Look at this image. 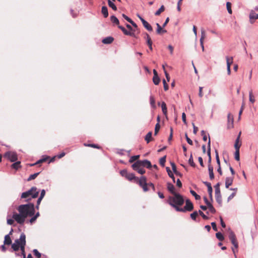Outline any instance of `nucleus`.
<instances>
[{
    "label": "nucleus",
    "instance_id": "1",
    "mask_svg": "<svg viewBox=\"0 0 258 258\" xmlns=\"http://www.w3.org/2000/svg\"><path fill=\"white\" fill-rule=\"evenodd\" d=\"M17 210L19 213H14L12 217L18 223L23 224L27 217L34 215V205L33 203L21 205L18 207Z\"/></svg>",
    "mask_w": 258,
    "mask_h": 258
},
{
    "label": "nucleus",
    "instance_id": "2",
    "mask_svg": "<svg viewBox=\"0 0 258 258\" xmlns=\"http://www.w3.org/2000/svg\"><path fill=\"white\" fill-rule=\"evenodd\" d=\"M26 242V235L24 233H22L21 234L19 239H16L14 242L12 244V248L14 251H18L19 248H20L23 258H26L25 251Z\"/></svg>",
    "mask_w": 258,
    "mask_h": 258
},
{
    "label": "nucleus",
    "instance_id": "3",
    "mask_svg": "<svg viewBox=\"0 0 258 258\" xmlns=\"http://www.w3.org/2000/svg\"><path fill=\"white\" fill-rule=\"evenodd\" d=\"M184 202L183 197L179 194L177 193L168 197L167 203L174 208L177 211V209L179 208V206L183 204Z\"/></svg>",
    "mask_w": 258,
    "mask_h": 258
},
{
    "label": "nucleus",
    "instance_id": "4",
    "mask_svg": "<svg viewBox=\"0 0 258 258\" xmlns=\"http://www.w3.org/2000/svg\"><path fill=\"white\" fill-rule=\"evenodd\" d=\"M39 191L36 187L33 186L29 190L24 192L21 195L22 199H26V201H29L31 199H34L38 197Z\"/></svg>",
    "mask_w": 258,
    "mask_h": 258
},
{
    "label": "nucleus",
    "instance_id": "5",
    "mask_svg": "<svg viewBox=\"0 0 258 258\" xmlns=\"http://www.w3.org/2000/svg\"><path fill=\"white\" fill-rule=\"evenodd\" d=\"M229 238L232 244L233 245L234 248L232 247V250L234 254L235 257H236V252H237V248L238 247V244L237 241V239L235 236V235L232 231H230L229 233Z\"/></svg>",
    "mask_w": 258,
    "mask_h": 258
},
{
    "label": "nucleus",
    "instance_id": "6",
    "mask_svg": "<svg viewBox=\"0 0 258 258\" xmlns=\"http://www.w3.org/2000/svg\"><path fill=\"white\" fill-rule=\"evenodd\" d=\"M194 207L191 202L189 200L187 199L185 201V206L184 208H179L177 209L178 212H185L186 211H191L193 210Z\"/></svg>",
    "mask_w": 258,
    "mask_h": 258
},
{
    "label": "nucleus",
    "instance_id": "7",
    "mask_svg": "<svg viewBox=\"0 0 258 258\" xmlns=\"http://www.w3.org/2000/svg\"><path fill=\"white\" fill-rule=\"evenodd\" d=\"M4 157L11 162H15L17 160V154L16 153L12 151H8L5 154Z\"/></svg>",
    "mask_w": 258,
    "mask_h": 258
},
{
    "label": "nucleus",
    "instance_id": "8",
    "mask_svg": "<svg viewBox=\"0 0 258 258\" xmlns=\"http://www.w3.org/2000/svg\"><path fill=\"white\" fill-rule=\"evenodd\" d=\"M233 116L230 113H229L227 115V128L228 129L233 127Z\"/></svg>",
    "mask_w": 258,
    "mask_h": 258
},
{
    "label": "nucleus",
    "instance_id": "9",
    "mask_svg": "<svg viewBox=\"0 0 258 258\" xmlns=\"http://www.w3.org/2000/svg\"><path fill=\"white\" fill-rule=\"evenodd\" d=\"M204 201L206 205H207V207L209 208V211L213 213L214 214L216 213V210L214 208V207L213 206V205L211 204V203L208 200L207 198L206 197H204Z\"/></svg>",
    "mask_w": 258,
    "mask_h": 258
},
{
    "label": "nucleus",
    "instance_id": "10",
    "mask_svg": "<svg viewBox=\"0 0 258 258\" xmlns=\"http://www.w3.org/2000/svg\"><path fill=\"white\" fill-rule=\"evenodd\" d=\"M249 19L251 24L253 23L252 20L258 19V14H256L254 10H251L249 13Z\"/></svg>",
    "mask_w": 258,
    "mask_h": 258
},
{
    "label": "nucleus",
    "instance_id": "11",
    "mask_svg": "<svg viewBox=\"0 0 258 258\" xmlns=\"http://www.w3.org/2000/svg\"><path fill=\"white\" fill-rule=\"evenodd\" d=\"M154 76L153 78V82L155 85H158L160 82V78L158 76L157 72L155 70H153Z\"/></svg>",
    "mask_w": 258,
    "mask_h": 258
},
{
    "label": "nucleus",
    "instance_id": "12",
    "mask_svg": "<svg viewBox=\"0 0 258 258\" xmlns=\"http://www.w3.org/2000/svg\"><path fill=\"white\" fill-rule=\"evenodd\" d=\"M206 37V33L205 31L202 29H201V36L200 38V44L202 46V50H204V40Z\"/></svg>",
    "mask_w": 258,
    "mask_h": 258
},
{
    "label": "nucleus",
    "instance_id": "13",
    "mask_svg": "<svg viewBox=\"0 0 258 258\" xmlns=\"http://www.w3.org/2000/svg\"><path fill=\"white\" fill-rule=\"evenodd\" d=\"M167 188L168 190L173 195L177 192H175V188L174 186L171 183L168 182L167 183Z\"/></svg>",
    "mask_w": 258,
    "mask_h": 258
},
{
    "label": "nucleus",
    "instance_id": "14",
    "mask_svg": "<svg viewBox=\"0 0 258 258\" xmlns=\"http://www.w3.org/2000/svg\"><path fill=\"white\" fill-rule=\"evenodd\" d=\"M142 167H146L147 168H151L152 165L151 162L148 160H140Z\"/></svg>",
    "mask_w": 258,
    "mask_h": 258
},
{
    "label": "nucleus",
    "instance_id": "15",
    "mask_svg": "<svg viewBox=\"0 0 258 258\" xmlns=\"http://www.w3.org/2000/svg\"><path fill=\"white\" fill-rule=\"evenodd\" d=\"M118 27L122 30V31L123 32V33L125 35L135 37V35L134 33L131 32L130 31L126 30L125 29V28L123 27V26L118 25Z\"/></svg>",
    "mask_w": 258,
    "mask_h": 258
},
{
    "label": "nucleus",
    "instance_id": "16",
    "mask_svg": "<svg viewBox=\"0 0 258 258\" xmlns=\"http://www.w3.org/2000/svg\"><path fill=\"white\" fill-rule=\"evenodd\" d=\"M240 135H241V132H240L239 133V135H238V136L235 140V144H234V148H235V150H239V149L241 147V144L239 143Z\"/></svg>",
    "mask_w": 258,
    "mask_h": 258
},
{
    "label": "nucleus",
    "instance_id": "17",
    "mask_svg": "<svg viewBox=\"0 0 258 258\" xmlns=\"http://www.w3.org/2000/svg\"><path fill=\"white\" fill-rule=\"evenodd\" d=\"M233 181V178L228 177L226 178L225 180V187L227 188H228L229 187L232 185Z\"/></svg>",
    "mask_w": 258,
    "mask_h": 258
},
{
    "label": "nucleus",
    "instance_id": "18",
    "mask_svg": "<svg viewBox=\"0 0 258 258\" xmlns=\"http://www.w3.org/2000/svg\"><path fill=\"white\" fill-rule=\"evenodd\" d=\"M132 167L134 170H136L137 171L142 167L141 164L140 163V160L137 161L135 163L132 165Z\"/></svg>",
    "mask_w": 258,
    "mask_h": 258
},
{
    "label": "nucleus",
    "instance_id": "19",
    "mask_svg": "<svg viewBox=\"0 0 258 258\" xmlns=\"http://www.w3.org/2000/svg\"><path fill=\"white\" fill-rule=\"evenodd\" d=\"M208 170L210 178L212 180L214 178V174L213 173V168L211 165H208Z\"/></svg>",
    "mask_w": 258,
    "mask_h": 258
},
{
    "label": "nucleus",
    "instance_id": "20",
    "mask_svg": "<svg viewBox=\"0 0 258 258\" xmlns=\"http://www.w3.org/2000/svg\"><path fill=\"white\" fill-rule=\"evenodd\" d=\"M113 41V38L112 37H107L102 40V42L104 44H110Z\"/></svg>",
    "mask_w": 258,
    "mask_h": 258
},
{
    "label": "nucleus",
    "instance_id": "21",
    "mask_svg": "<svg viewBox=\"0 0 258 258\" xmlns=\"http://www.w3.org/2000/svg\"><path fill=\"white\" fill-rule=\"evenodd\" d=\"M144 27L149 31H152L153 30L152 26L146 21H144L142 22Z\"/></svg>",
    "mask_w": 258,
    "mask_h": 258
},
{
    "label": "nucleus",
    "instance_id": "22",
    "mask_svg": "<svg viewBox=\"0 0 258 258\" xmlns=\"http://www.w3.org/2000/svg\"><path fill=\"white\" fill-rule=\"evenodd\" d=\"M12 243V240L9 234H7L5 236L4 244L10 245Z\"/></svg>",
    "mask_w": 258,
    "mask_h": 258
},
{
    "label": "nucleus",
    "instance_id": "23",
    "mask_svg": "<svg viewBox=\"0 0 258 258\" xmlns=\"http://www.w3.org/2000/svg\"><path fill=\"white\" fill-rule=\"evenodd\" d=\"M101 12L105 18L108 16V9L106 6H103L101 9Z\"/></svg>",
    "mask_w": 258,
    "mask_h": 258
},
{
    "label": "nucleus",
    "instance_id": "24",
    "mask_svg": "<svg viewBox=\"0 0 258 258\" xmlns=\"http://www.w3.org/2000/svg\"><path fill=\"white\" fill-rule=\"evenodd\" d=\"M161 108L164 115L167 116V109L166 107V105L164 102H162L161 103Z\"/></svg>",
    "mask_w": 258,
    "mask_h": 258
},
{
    "label": "nucleus",
    "instance_id": "25",
    "mask_svg": "<svg viewBox=\"0 0 258 258\" xmlns=\"http://www.w3.org/2000/svg\"><path fill=\"white\" fill-rule=\"evenodd\" d=\"M227 67H230L231 64L233 63V57H226Z\"/></svg>",
    "mask_w": 258,
    "mask_h": 258
},
{
    "label": "nucleus",
    "instance_id": "26",
    "mask_svg": "<svg viewBox=\"0 0 258 258\" xmlns=\"http://www.w3.org/2000/svg\"><path fill=\"white\" fill-rule=\"evenodd\" d=\"M150 104L153 108H156L155 99L152 95L150 96Z\"/></svg>",
    "mask_w": 258,
    "mask_h": 258
},
{
    "label": "nucleus",
    "instance_id": "27",
    "mask_svg": "<svg viewBox=\"0 0 258 258\" xmlns=\"http://www.w3.org/2000/svg\"><path fill=\"white\" fill-rule=\"evenodd\" d=\"M139 183L141 186L147 183L146 178L145 176H142L139 180Z\"/></svg>",
    "mask_w": 258,
    "mask_h": 258
},
{
    "label": "nucleus",
    "instance_id": "28",
    "mask_svg": "<svg viewBox=\"0 0 258 258\" xmlns=\"http://www.w3.org/2000/svg\"><path fill=\"white\" fill-rule=\"evenodd\" d=\"M110 20L113 23L117 25H119V20L115 16H111L110 17Z\"/></svg>",
    "mask_w": 258,
    "mask_h": 258
},
{
    "label": "nucleus",
    "instance_id": "29",
    "mask_svg": "<svg viewBox=\"0 0 258 258\" xmlns=\"http://www.w3.org/2000/svg\"><path fill=\"white\" fill-rule=\"evenodd\" d=\"M215 198L217 202L220 205H221L222 200V197L221 194L219 195H215Z\"/></svg>",
    "mask_w": 258,
    "mask_h": 258
},
{
    "label": "nucleus",
    "instance_id": "30",
    "mask_svg": "<svg viewBox=\"0 0 258 258\" xmlns=\"http://www.w3.org/2000/svg\"><path fill=\"white\" fill-rule=\"evenodd\" d=\"M214 187H215V195L221 194L220 189V183H217L215 185Z\"/></svg>",
    "mask_w": 258,
    "mask_h": 258
},
{
    "label": "nucleus",
    "instance_id": "31",
    "mask_svg": "<svg viewBox=\"0 0 258 258\" xmlns=\"http://www.w3.org/2000/svg\"><path fill=\"white\" fill-rule=\"evenodd\" d=\"M166 170H167V172H168V174L169 176V177H171L172 179L173 182H175L174 176L173 174V173H172V172L171 171L169 167H166Z\"/></svg>",
    "mask_w": 258,
    "mask_h": 258
},
{
    "label": "nucleus",
    "instance_id": "32",
    "mask_svg": "<svg viewBox=\"0 0 258 258\" xmlns=\"http://www.w3.org/2000/svg\"><path fill=\"white\" fill-rule=\"evenodd\" d=\"M20 163L21 162L20 161L16 162L12 165L11 167L12 168L17 170L20 167Z\"/></svg>",
    "mask_w": 258,
    "mask_h": 258
},
{
    "label": "nucleus",
    "instance_id": "33",
    "mask_svg": "<svg viewBox=\"0 0 258 258\" xmlns=\"http://www.w3.org/2000/svg\"><path fill=\"white\" fill-rule=\"evenodd\" d=\"M40 172L35 173L34 174H31L29 176L28 178L27 179L28 181H30L31 180L34 179L37 177V176L39 174Z\"/></svg>",
    "mask_w": 258,
    "mask_h": 258
},
{
    "label": "nucleus",
    "instance_id": "34",
    "mask_svg": "<svg viewBox=\"0 0 258 258\" xmlns=\"http://www.w3.org/2000/svg\"><path fill=\"white\" fill-rule=\"evenodd\" d=\"M152 132H150L146 135L145 137V140L147 143H149L150 142L152 138Z\"/></svg>",
    "mask_w": 258,
    "mask_h": 258
},
{
    "label": "nucleus",
    "instance_id": "35",
    "mask_svg": "<svg viewBox=\"0 0 258 258\" xmlns=\"http://www.w3.org/2000/svg\"><path fill=\"white\" fill-rule=\"evenodd\" d=\"M226 8L229 14H231L232 11L231 9V4L230 2L226 3Z\"/></svg>",
    "mask_w": 258,
    "mask_h": 258
},
{
    "label": "nucleus",
    "instance_id": "36",
    "mask_svg": "<svg viewBox=\"0 0 258 258\" xmlns=\"http://www.w3.org/2000/svg\"><path fill=\"white\" fill-rule=\"evenodd\" d=\"M164 6H161V7L158 9V10H157L155 13V15H156V16H158L162 12H163L164 11Z\"/></svg>",
    "mask_w": 258,
    "mask_h": 258
},
{
    "label": "nucleus",
    "instance_id": "37",
    "mask_svg": "<svg viewBox=\"0 0 258 258\" xmlns=\"http://www.w3.org/2000/svg\"><path fill=\"white\" fill-rule=\"evenodd\" d=\"M216 236L217 239H218L220 241H223L224 239V237L223 234L221 232H218L216 234Z\"/></svg>",
    "mask_w": 258,
    "mask_h": 258
},
{
    "label": "nucleus",
    "instance_id": "38",
    "mask_svg": "<svg viewBox=\"0 0 258 258\" xmlns=\"http://www.w3.org/2000/svg\"><path fill=\"white\" fill-rule=\"evenodd\" d=\"M126 178L129 180H132L134 179H135L136 178V177L135 176V174H133V173H128L127 174V176L126 177Z\"/></svg>",
    "mask_w": 258,
    "mask_h": 258
},
{
    "label": "nucleus",
    "instance_id": "39",
    "mask_svg": "<svg viewBox=\"0 0 258 258\" xmlns=\"http://www.w3.org/2000/svg\"><path fill=\"white\" fill-rule=\"evenodd\" d=\"M108 6L110 8H111L113 10H115V11L116 10L117 8H116V6L110 0L108 1Z\"/></svg>",
    "mask_w": 258,
    "mask_h": 258
},
{
    "label": "nucleus",
    "instance_id": "40",
    "mask_svg": "<svg viewBox=\"0 0 258 258\" xmlns=\"http://www.w3.org/2000/svg\"><path fill=\"white\" fill-rule=\"evenodd\" d=\"M190 192L193 196L195 197L196 200H198L201 199V197L197 194V193L194 190H190Z\"/></svg>",
    "mask_w": 258,
    "mask_h": 258
},
{
    "label": "nucleus",
    "instance_id": "41",
    "mask_svg": "<svg viewBox=\"0 0 258 258\" xmlns=\"http://www.w3.org/2000/svg\"><path fill=\"white\" fill-rule=\"evenodd\" d=\"M188 163L192 167H195L196 164L194 162L192 154L190 155V157L188 159Z\"/></svg>",
    "mask_w": 258,
    "mask_h": 258
},
{
    "label": "nucleus",
    "instance_id": "42",
    "mask_svg": "<svg viewBox=\"0 0 258 258\" xmlns=\"http://www.w3.org/2000/svg\"><path fill=\"white\" fill-rule=\"evenodd\" d=\"M139 157H140V155L133 156L131 157V158L129 160V162L133 163L135 160H137Z\"/></svg>",
    "mask_w": 258,
    "mask_h": 258
},
{
    "label": "nucleus",
    "instance_id": "43",
    "mask_svg": "<svg viewBox=\"0 0 258 258\" xmlns=\"http://www.w3.org/2000/svg\"><path fill=\"white\" fill-rule=\"evenodd\" d=\"M234 156H235V159L236 161H239L240 160V156H239V150H235Z\"/></svg>",
    "mask_w": 258,
    "mask_h": 258
},
{
    "label": "nucleus",
    "instance_id": "44",
    "mask_svg": "<svg viewBox=\"0 0 258 258\" xmlns=\"http://www.w3.org/2000/svg\"><path fill=\"white\" fill-rule=\"evenodd\" d=\"M249 99L250 102H251V103H253L255 101L254 98L252 95V91H250L249 92Z\"/></svg>",
    "mask_w": 258,
    "mask_h": 258
},
{
    "label": "nucleus",
    "instance_id": "45",
    "mask_svg": "<svg viewBox=\"0 0 258 258\" xmlns=\"http://www.w3.org/2000/svg\"><path fill=\"white\" fill-rule=\"evenodd\" d=\"M198 215V212L195 211L190 214V217L192 220H196Z\"/></svg>",
    "mask_w": 258,
    "mask_h": 258
},
{
    "label": "nucleus",
    "instance_id": "46",
    "mask_svg": "<svg viewBox=\"0 0 258 258\" xmlns=\"http://www.w3.org/2000/svg\"><path fill=\"white\" fill-rule=\"evenodd\" d=\"M166 162V156H164L160 159V164L161 166H164Z\"/></svg>",
    "mask_w": 258,
    "mask_h": 258
},
{
    "label": "nucleus",
    "instance_id": "47",
    "mask_svg": "<svg viewBox=\"0 0 258 258\" xmlns=\"http://www.w3.org/2000/svg\"><path fill=\"white\" fill-rule=\"evenodd\" d=\"M166 32V30L163 29L161 26L157 29V33L158 34L165 33Z\"/></svg>",
    "mask_w": 258,
    "mask_h": 258
},
{
    "label": "nucleus",
    "instance_id": "48",
    "mask_svg": "<svg viewBox=\"0 0 258 258\" xmlns=\"http://www.w3.org/2000/svg\"><path fill=\"white\" fill-rule=\"evenodd\" d=\"M171 165L172 169L173 171L174 172V173L175 174H177V173H178V172L176 170V167L175 164L174 163H171Z\"/></svg>",
    "mask_w": 258,
    "mask_h": 258
},
{
    "label": "nucleus",
    "instance_id": "49",
    "mask_svg": "<svg viewBox=\"0 0 258 258\" xmlns=\"http://www.w3.org/2000/svg\"><path fill=\"white\" fill-rule=\"evenodd\" d=\"M160 125L159 124V123H156V125H155V135H156L158 133V132H159V130H160Z\"/></svg>",
    "mask_w": 258,
    "mask_h": 258
},
{
    "label": "nucleus",
    "instance_id": "50",
    "mask_svg": "<svg viewBox=\"0 0 258 258\" xmlns=\"http://www.w3.org/2000/svg\"><path fill=\"white\" fill-rule=\"evenodd\" d=\"M33 252L34 254V255L37 256L38 258H39L41 257V253L36 249H34L33 250Z\"/></svg>",
    "mask_w": 258,
    "mask_h": 258
},
{
    "label": "nucleus",
    "instance_id": "51",
    "mask_svg": "<svg viewBox=\"0 0 258 258\" xmlns=\"http://www.w3.org/2000/svg\"><path fill=\"white\" fill-rule=\"evenodd\" d=\"M198 213L203 217V219L205 220L208 219L209 218L206 215H205L202 211L199 210Z\"/></svg>",
    "mask_w": 258,
    "mask_h": 258
},
{
    "label": "nucleus",
    "instance_id": "52",
    "mask_svg": "<svg viewBox=\"0 0 258 258\" xmlns=\"http://www.w3.org/2000/svg\"><path fill=\"white\" fill-rule=\"evenodd\" d=\"M185 138H186V140L187 141V142L190 145H192V141H191V140H190L188 136H187V134L186 133L185 134Z\"/></svg>",
    "mask_w": 258,
    "mask_h": 258
},
{
    "label": "nucleus",
    "instance_id": "53",
    "mask_svg": "<svg viewBox=\"0 0 258 258\" xmlns=\"http://www.w3.org/2000/svg\"><path fill=\"white\" fill-rule=\"evenodd\" d=\"M84 145L85 146L97 148V149L100 148V147L97 145H96V144H85Z\"/></svg>",
    "mask_w": 258,
    "mask_h": 258
},
{
    "label": "nucleus",
    "instance_id": "54",
    "mask_svg": "<svg viewBox=\"0 0 258 258\" xmlns=\"http://www.w3.org/2000/svg\"><path fill=\"white\" fill-rule=\"evenodd\" d=\"M120 173L122 176L126 177L128 173L126 170H122L120 171Z\"/></svg>",
    "mask_w": 258,
    "mask_h": 258
},
{
    "label": "nucleus",
    "instance_id": "55",
    "mask_svg": "<svg viewBox=\"0 0 258 258\" xmlns=\"http://www.w3.org/2000/svg\"><path fill=\"white\" fill-rule=\"evenodd\" d=\"M163 86H164V89L165 91H167L168 89V85L166 82V81L165 80H163Z\"/></svg>",
    "mask_w": 258,
    "mask_h": 258
},
{
    "label": "nucleus",
    "instance_id": "56",
    "mask_svg": "<svg viewBox=\"0 0 258 258\" xmlns=\"http://www.w3.org/2000/svg\"><path fill=\"white\" fill-rule=\"evenodd\" d=\"M192 125L193 126V133L195 135H196L198 130V127L196 126L194 123H192Z\"/></svg>",
    "mask_w": 258,
    "mask_h": 258
},
{
    "label": "nucleus",
    "instance_id": "57",
    "mask_svg": "<svg viewBox=\"0 0 258 258\" xmlns=\"http://www.w3.org/2000/svg\"><path fill=\"white\" fill-rule=\"evenodd\" d=\"M182 120L184 124H186V115L184 112L182 113Z\"/></svg>",
    "mask_w": 258,
    "mask_h": 258
},
{
    "label": "nucleus",
    "instance_id": "58",
    "mask_svg": "<svg viewBox=\"0 0 258 258\" xmlns=\"http://www.w3.org/2000/svg\"><path fill=\"white\" fill-rule=\"evenodd\" d=\"M236 195V192H234L233 193H232L228 198V201H230L231 199H232L234 196H235Z\"/></svg>",
    "mask_w": 258,
    "mask_h": 258
},
{
    "label": "nucleus",
    "instance_id": "59",
    "mask_svg": "<svg viewBox=\"0 0 258 258\" xmlns=\"http://www.w3.org/2000/svg\"><path fill=\"white\" fill-rule=\"evenodd\" d=\"M137 172L141 174H143L145 173V170L142 167L141 168L139 169V170L137 171Z\"/></svg>",
    "mask_w": 258,
    "mask_h": 258
},
{
    "label": "nucleus",
    "instance_id": "60",
    "mask_svg": "<svg viewBox=\"0 0 258 258\" xmlns=\"http://www.w3.org/2000/svg\"><path fill=\"white\" fill-rule=\"evenodd\" d=\"M211 225L212 226V228L213 229V230L214 231H217L218 230H217V226H216V224L215 222H212L211 223Z\"/></svg>",
    "mask_w": 258,
    "mask_h": 258
},
{
    "label": "nucleus",
    "instance_id": "61",
    "mask_svg": "<svg viewBox=\"0 0 258 258\" xmlns=\"http://www.w3.org/2000/svg\"><path fill=\"white\" fill-rule=\"evenodd\" d=\"M141 187L143 188V190L144 191H147L148 190V184L147 183H146L145 184L142 185Z\"/></svg>",
    "mask_w": 258,
    "mask_h": 258
},
{
    "label": "nucleus",
    "instance_id": "62",
    "mask_svg": "<svg viewBox=\"0 0 258 258\" xmlns=\"http://www.w3.org/2000/svg\"><path fill=\"white\" fill-rule=\"evenodd\" d=\"M123 18H124L127 21H128L129 23L132 20L131 19H130L129 17H128L127 16L123 14L122 15Z\"/></svg>",
    "mask_w": 258,
    "mask_h": 258
},
{
    "label": "nucleus",
    "instance_id": "63",
    "mask_svg": "<svg viewBox=\"0 0 258 258\" xmlns=\"http://www.w3.org/2000/svg\"><path fill=\"white\" fill-rule=\"evenodd\" d=\"M45 195V190L44 189H42L41 191L40 198L43 199Z\"/></svg>",
    "mask_w": 258,
    "mask_h": 258
},
{
    "label": "nucleus",
    "instance_id": "64",
    "mask_svg": "<svg viewBox=\"0 0 258 258\" xmlns=\"http://www.w3.org/2000/svg\"><path fill=\"white\" fill-rule=\"evenodd\" d=\"M49 158V156H44L41 159H40V160H41V162L43 163L46 161Z\"/></svg>",
    "mask_w": 258,
    "mask_h": 258
}]
</instances>
